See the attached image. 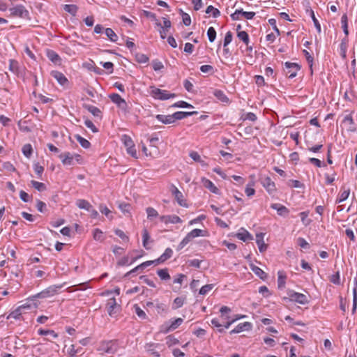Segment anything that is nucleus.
<instances>
[{
  "instance_id": "32",
  "label": "nucleus",
  "mask_w": 357,
  "mask_h": 357,
  "mask_svg": "<svg viewBox=\"0 0 357 357\" xmlns=\"http://www.w3.org/2000/svg\"><path fill=\"white\" fill-rule=\"evenodd\" d=\"M63 9L66 12L75 16L77 12L78 7L74 4H65L63 6Z\"/></svg>"
},
{
  "instance_id": "13",
  "label": "nucleus",
  "mask_w": 357,
  "mask_h": 357,
  "mask_svg": "<svg viewBox=\"0 0 357 357\" xmlns=\"http://www.w3.org/2000/svg\"><path fill=\"white\" fill-rule=\"evenodd\" d=\"M162 347V345L158 343H153V342H149L146 343L144 345L145 350L147 352L151 353L152 355H153L155 357H160V354L157 351H155V349H161Z\"/></svg>"
},
{
  "instance_id": "20",
  "label": "nucleus",
  "mask_w": 357,
  "mask_h": 357,
  "mask_svg": "<svg viewBox=\"0 0 357 357\" xmlns=\"http://www.w3.org/2000/svg\"><path fill=\"white\" fill-rule=\"evenodd\" d=\"M202 183L204 186L208 189L211 192L219 194V189L209 179L205 178H202Z\"/></svg>"
},
{
  "instance_id": "63",
  "label": "nucleus",
  "mask_w": 357,
  "mask_h": 357,
  "mask_svg": "<svg viewBox=\"0 0 357 357\" xmlns=\"http://www.w3.org/2000/svg\"><path fill=\"white\" fill-rule=\"evenodd\" d=\"M82 351V348L75 349V345L72 344L70 348L69 349L68 354L70 357H75L77 354L80 353Z\"/></svg>"
},
{
  "instance_id": "54",
  "label": "nucleus",
  "mask_w": 357,
  "mask_h": 357,
  "mask_svg": "<svg viewBox=\"0 0 357 357\" xmlns=\"http://www.w3.org/2000/svg\"><path fill=\"white\" fill-rule=\"evenodd\" d=\"M146 211L147 213V218L149 219H152L153 218L158 216V211L152 207H148Z\"/></svg>"
},
{
  "instance_id": "33",
  "label": "nucleus",
  "mask_w": 357,
  "mask_h": 357,
  "mask_svg": "<svg viewBox=\"0 0 357 357\" xmlns=\"http://www.w3.org/2000/svg\"><path fill=\"white\" fill-rule=\"evenodd\" d=\"M105 33L107 36V37L112 41V42H116L118 40V36L115 33V32L110 28H107L105 29Z\"/></svg>"
},
{
  "instance_id": "46",
  "label": "nucleus",
  "mask_w": 357,
  "mask_h": 357,
  "mask_svg": "<svg viewBox=\"0 0 357 357\" xmlns=\"http://www.w3.org/2000/svg\"><path fill=\"white\" fill-rule=\"evenodd\" d=\"M203 230L200 229H194L190 232L188 234V237H190L192 240L198 236H204L203 235Z\"/></svg>"
},
{
  "instance_id": "31",
  "label": "nucleus",
  "mask_w": 357,
  "mask_h": 357,
  "mask_svg": "<svg viewBox=\"0 0 357 357\" xmlns=\"http://www.w3.org/2000/svg\"><path fill=\"white\" fill-rule=\"evenodd\" d=\"M23 314V307H18L17 309L11 312L7 319L13 318L15 319H20V316Z\"/></svg>"
},
{
  "instance_id": "34",
  "label": "nucleus",
  "mask_w": 357,
  "mask_h": 357,
  "mask_svg": "<svg viewBox=\"0 0 357 357\" xmlns=\"http://www.w3.org/2000/svg\"><path fill=\"white\" fill-rule=\"evenodd\" d=\"M85 108L91 113L94 116L101 118V111L98 107L93 105H86Z\"/></svg>"
},
{
  "instance_id": "27",
  "label": "nucleus",
  "mask_w": 357,
  "mask_h": 357,
  "mask_svg": "<svg viewBox=\"0 0 357 357\" xmlns=\"http://www.w3.org/2000/svg\"><path fill=\"white\" fill-rule=\"evenodd\" d=\"M47 56L48 59L54 63H59L61 61L59 54L53 50H48L47 52Z\"/></svg>"
},
{
  "instance_id": "12",
  "label": "nucleus",
  "mask_w": 357,
  "mask_h": 357,
  "mask_svg": "<svg viewBox=\"0 0 357 357\" xmlns=\"http://www.w3.org/2000/svg\"><path fill=\"white\" fill-rule=\"evenodd\" d=\"M59 158L61 159V162L63 165H74V155L70 152H66L61 153L59 155Z\"/></svg>"
},
{
  "instance_id": "24",
  "label": "nucleus",
  "mask_w": 357,
  "mask_h": 357,
  "mask_svg": "<svg viewBox=\"0 0 357 357\" xmlns=\"http://www.w3.org/2000/svg\"><path fill=\"white\" fill-rule=\"evenodd\" d=\"M287 275L283 271L278 272V286L279 289H282L285 286Z\"/></svg>"
},
{
  "instance_id": "55",
  "label": "nucleus",
  "mask_w": 357,
  "mask_h": 357,
  "mask_svg": "<svg viewBox=\"0 0 357 357\" xmlns=\"http://www.w3.org/2000/svg\"><path fill=\"white\" fill-rule=\"evenodd\" d=\"M38 334L40 335H51L54 338H56L58 337V334L56 333L52 330L40 329V330H38Z\"/></svg>"
},
{
  "instance_id": "40",
  "label": "nucleus",
  "mask_w": 357,
  "mask_h": 357,
  "mask_svg": "<svg viewBox=\"0 0 357 357\" xmlns=\"http://www.w3.org/2000/svg\"><path fill=\"white\" fill-rule=\"evenodd\" d=\"M185 298V297H176L174 300V305L172 306V308L174 310L178 309L183 306L184 304Z\"/></svg>"
},
{
  "instance_id": "59",
  "label": "nucleus",
  "mask_w": 357,
  "mask_h": 357,
  "mask_svg": "<svg viewBox=\"0 0 357 357\" xmlns=\"http://www.w3.org/2000/svg\"><path fill=\"white\" fill-rule=\"evenodd\" d=\"M142 238H143V246L146 249H149L147 247L148 241L150 238L149 234L146 229H144L143 234H142Z\"/></svg>"
},
{
  "instance_id": "60",
  "label": "nucleus",
  "mask_w": 357,
  "mask_h": 357,
  "mask_svg": "<svg viewBox=\"0 0 357 357\" xmlns=\"http://www.w3.org/2000/svg\"><path fill=\"white\" fill-rule=\"evenodd\" d=\"M153 68L155 71L162 70L164 68L162 63L157 59L152 61Z\"/></svg>"
},
{
  "instance_id": "10",
  "label": "nucleus",
  "mask_w": 357,
  "mask_h": 357,
  "mask_svg": "<svg viewBox=\"0 0 357 357\" xmlns=\"http://www.w3.org/2000/svg\"><path fill=\"white\" fill-rule=\"evenodd\" d=\"M170 191L172 194L174 196L175 199L180 206H187V204L185 202V200L183 199V195L182 192L174 185H171Z\"/></svg>"
},
{
  "instance_id": "8",
  "label": "nucleus",
  "mask_w": 357,
  "mask_h": 357,
  "mask_svg": "<svg viewBox=\"0 0 357 357\" xmlns=\"http://www.w3.org/2000/svg\"><path fill=\"white\" fill-rule=\"evenodd\" d=\"M146 306L150 309L155 308L158 314L166 312L167 310V305L162 303H160L158 300H155L153 301H148L146 303Z\"/></svg>"
},
{
  "instance_id": "17",
  "label": "nucleus",
  "mask_w": 357,
  "mask_h": 357,
  "mask_svg": "<svg viewBox=\"0 0 357 357\" xmlns=\"http://www.w3.org/2000/svg\"><path fill=\"white\" fill-rule=\"evenodd\" d=\"M252 328V324L250 322L241 323L236 327L230 331L231 334L239 333L244 331H249Z\"/></svg>"
},
{
  "instance_id": "26",
  "label": "nucleus",
  "mask_w": 357,
  "mask_h": 357,
  "mask_svg": "<svg viewBox=\"0 0 357 357\" xmlns=\"http://www.w3.org/2000/svg\"><path fill=\"white\" fill-rule=\"evenodd\" d=\"M173 254V251L171 248H168L165 250V252L158 258V261L159 264L164 263L165 261L172 257Z\"/></svg>"
},
{
  "instance_id": "6",
  "label": "nucleus",
  "mask_w": 357,
  "mask_h": 357,
  "mask_svg": "<svg viewBox=\"0 0 357 357\" xmlns=\"http://www.w3.org/2000/svg\"><path fill=\"white\" fill-rule=\"evenodd\" d=\"M120 307V305L117 304L114 297L108 299L106 304V309L109 316L113 317L116 314Z\"/></svg>"
},
{
  "instance_id": "21",
  "label": "nucleus",
  "mask_w": 357,
  "mask_h": 357,
  "mask_svg": "<svg viewBox=\"0 0 357 357\" xmlns=\"http://www.w3.org/2000/svg\"><path fill=\"white\" fill-rule=\"evenodd\" d=\"M250 269L260 279L265 280L267 278V274L259 267L254 264H250Z\"/></svg>"
},
{
  "instance_id": "58",
  "label": "nucleus",
  "mask_w": 357,
  "mask_h": 357,
  "mask_svg": "<svg viewBox=\"0 0 357 357\" xmlns=\"http://www.w3.org/2000/svg\"><path fill=\"white\" fill-rule=\"evenodd\" d=\"M134 308L135 313L139 318L142 319H145L146 318V313L137 305H135Z\"/></svg>"
},
{
  "instance_id": "57",
  "label": "nucleus",
  "mask_w": 357,
  "mask_h": 357,
  "mask_svg": "<svg viewBox=\"0 0 357 357\" xmlns=\"http://www.w3.org/2000/svg\"><path fill=\"white\" fill-rule=\"evenodd\" d=\"M214 287V284H206L203 286L199 289V294L201 295H206L208 291H210Z\"/></svg>"
},
{
  "instance_id": "14",
  "label": "nucleus",
  "mask_w": 357,
  "mask_h": 357,
  "mask_svg": "<svg viewBox=\"0 0 357 357\" xmlns=\"http://www.w3.org/2000/svg\"><path fill=\"white\" fill-rule=\"evenodd\" d=\"M51 75L57 80V82L62 86H66L68 84V80L66 76L61 72L53 70L51 72Z\"/></svg>"
},
{
  "instance_id": "62",
  "label": "nucleus",
  "mask_w": 357,
  "mask_h": 357,
  "mask_svg": "<svg viewBox=\"0 0 357 357\" xmlns=\"http://www.w3.org/2000/svg\"><path fill=\"white\" fill-rule=\"evenodd\" d=\"M190 157L195 162L204 163V161L201 159L199 154L196 151H191L190 153Z\"/></svg>"
},
{
  "instance_id": "15",
  "label": "nucleus",
  "mask_w": 357,
  "mask_h": 357,
  "mask_svg": "<svg viewBox=\"0 0 357 357\" xmlns=\"http://www.w3.org/2000/svg\"><path fill=\"white\" fill-rule=\"evenodd\" d=\"M160 220L161 222H165V224L167 223H181L182 222L181 219L176 215H162L160 217Z\"/></svg>"
},
{
  "instance_id": "2",
  "label": "nucleus",
  "mask_w": 357,
  "mask_h": 357,
  "mask_svg": "<svg viewBox=\"0 0 357 357\" xmlns=\"http://www.w3.org/2000/svg\"><path fill=\"white\" fill-rule=\"evenodd\" d=\"M289 298H284V300L289 299L290 301H294L298 303L305 305L309 303V300L306 295L301 293H297L294 291L289 290L287 292Z\"/></svg>"
},
{
  "instance_id": "36",
  "label": "nucleus",
  "mask_w": 357,
  "mask_h": 357,
  "mask_svg": "<svg viewBox=\"0 0 357 357\" xmlns=\"http://www.w3.org/2000/svg\"><path fill=\"white\" fill-rule=\"evenodd\" d=\"M75 137L83 148L89 149L90 147L91 143L87 139L79 135H76Z\"/></svg>"
},
{
  "instance_id": "52",
  "label": "nucleus",
  "mask_w": 357,
  "mask_h": 357,
  "mask_svg": "<svg viewBox=\"0 0 357 357\" xmlns=\"http://www.w3.org/2000/svg\"><path fill=\"white\" fill-rule=\"evenodd\" d=\"M48 297H51V296L49 295L48 290L47 289H45V290L42 291L41 292L32 296L31 300H33V298H46Z\"/></svg>"
},
{
  "instance_id": "49",
  "label": "nucleus",
  "mask_w": 357,
  "mask_h": 357,
  "mask_svg": "<svg viewBox=\"0 0 357 357\" xmlns=\"http://www.w3.org/2000/svg\"><path fill=\"white\" fill-rule=\"evenodd\" d=\"M349 194H350L349 189L344 190L340 194L339 197L337 199V202L340 203V202L345 201L348 198Z\"/></svg>"
},
{
  "instance_id": "51",
  "label": "nucleus",
  "mask_w": 357,
  "mask_h": 357,
  "mask_svg": "<svg viewBox=\"0 0 357 357\" xmlns=\"http://www.w3.org/2000/svg\"><path fill=\"white\" fill-rule=\"evenodd\" d=\"M207 36L211 43H213L215 40L216 37V31L213 27L211 26L208 28L207 31Z\"/></svg>"
},
{
  "instance_id": "47",
  "label": "nucleus",
  "mask_w": 357,
  "mask_h": 357,
  "mask_svg": "<svg viewBox=\"0 0 357 357\" xmlns=\"http://www.w3.org/2000/svg\"><path fill=\"white\" fill-rule=\"evenodd\" d=\"M121 140L126 148H130V146H132L134 145V142L131 137L126 135H123L122 136Z\"/></svg>"
},
{
  "instance_id": "25",
  "label": "nucleus",
  "mask_w": 357,
  "mask_h": 357,
  "mask_svg": "<svg viewBox=\"0 0 357 357\" xmlns=\"http://www.w3.org/2000/svg\"><path fill=\"white\" fill-rule=\"evenodd\" d=\"M31 298H32V296L29 297V298H27V301L26 303L20 306V307H23V313L25 312H24L25 310H29L32 307L36 308L38 307V303L35 302V300L36 298H33V300H31Z\"/></svg>"
},
{
  "instance_id": "44",
  "label": "nucleus",
  "mask_w": 357,
  "mask_h": 357,
  "mask_svg": "<svg viewBox=\"0 0 357 357\" xmlns=\"http://www.w3.org/2000/svg\"><path fill=\"white\" fill-rule=\"evenodd\" d=\"M207 14L212 13L213 17H218L220 15V12L218 8H214L213 6H208L206 10Z\"/></svg>"
},
{
  "instance_id": "38",
  "label": "nucleus",
  "mask_w": 357,
  "mask_h": 357,
  "mask_svg": "<svg viewBox=\"0 0 357 357\" xmlns=\"http://www.w3.org/2000/svg\"><path fill=\"white\" fill-rule=\"evenodd\" d=\"M93 237L97 241L102 242L104 241L103 233L100 229H95L93 232Z\"/></svg>"
},
{
  "instance_id": "30",
  "label": "nucleus",
  "mask_w": 357,
  "mask_h": 357,
  "mask_svg": "<svg viewBox=\"0 0 357 357\" xmlns=\"http://www.w3.org/2000/svg\"><path fill=\"white\" fill-rule=\"evenodd\" d=\"M213 94L220 101L222 102H229V98L222 91L216 89L214 91Z\"/></svg>"
},
{
  "instance_id": "45",
  "label": "nucleus",
  "mask_w": 357,
  "mask_h": 357,
  "mask_svg": "<svg viewBox=\"0 0 357 357\" xmlns=\"http://www.w3.org/2000/svg\"><path fill=\"white\" fill-rule=\"evenodd\" d=\"M157 273L161 280H167L170 279V275L167 268L160 269L157 271Z\"/></svg>"
},
{
  "instance_id": "43",
  "label": "nucleus",
  "mask_w": 357,
  "mask_h": 357,
  "mask_svg": "<svg viewBox=\"0 0 357 357\" xmlns=\"http://www.w3.org/2000/svg\"><path fill=\"white\" fill-rule=\"evenodd\" d=\"M309 212L303 211L300 213V217L303 224L305 226L309 225L311 223V220L308 218Z\"/></svg>"
},
{
  "instance_id": "39",
  "label": "nucleus",
  "mask_w": 357,
  "mask_h": 357,
  "mask_svg": "<svg viewBox=\"0 0 357 357\" xmlns=\"http://www.w3.org/2000/svg\"><path fill=\"white\" fill-rule=\"evenodd\" d=\"M347 49V40L343 39L340 43V54L343 59H346Z\"/></svg>"
},
{
  "instance_id": "28",
  "label": "nucleus",
  "mask_w": 357,
  "mask_h": 357,
  "mask_svg": "<svg viewBox=\"0 0 357 357\" xmlns=\"http://www.w3.org/2000/svg\"><path fill=\"white\" fill-rule=\"evenodd\" d=\"M77 206L82 209H85L88 211H91V208H92L91 204L85 199H78L77 201Z\"/></svg>"
},
{
  "instance_id": "56",
  "label": "nucleus",
  "mask_w": 357,
  "mask_h": 357,
  "mask_svg": "<svg viewBox=\"0 0 357 357\" xmlns=\"http://www.w3.org/2000/svg\"><path fill=\"white\" fill-rule=\"evenodd\" d=\"M61 287V285H52L47 288L50 296H53L58 294V290Z\"/></svg>"
},
{
  "instance_id": "42",
  "label": "nucleus",
  "mask_w": 357,
  "mask_h": 357,
  "mask_svg": "<svg viewBox=\"0 0 357 357\" xmlns=\"http://www.w3.org/2000/svg\"><path fill=\"white\" fill-rule=\"evenodd\" d=\"M144 15L145 17L150 18L154 21H155V24L158 26H161V23L159 22V20L156 17V15L153 13H151L150 11L144 10Z\"/></svg>"
},
{
  "instance_id": "29",
  "label": "nucleus",
  "mask_w": 357,
  "mask_h": 357,
  "mask_svg": "<svg viewBox=\"0 0 357 357\" xmlns=\"http://www.w3.org/2000/svg\"><path fill=\"white\" fill-rule=\"evenodd\" d=\"M236 236L244 242L253 239L252 236L246 230H243V231L238 233Z\"/></svg>"
},
{
  "instance_id": "61",
  "label": "nucleus",
  "mask_w": 357,
  "mask_h": 357,
  "mask_svg": "<svg viewBox=\"0 0 357 357\" xmlns=\"http://www.w3.org/2000/svg\"><path fill=\"white\" fill-rule=\"evenodd\" d=\"M181 13L182 14L183 22L185 26H189L191 24V19L188 14L184 13L182 10H181Z\"/></svg>"
},
{
  "instance_id": "48",
  "label": "nucleus",
  "mask_w": 357,
  "mask_h": 357,
  "mask_svg": "<svg viewBox=\"0 0 357 357\" xmlns=\"http://www.w3.org/2000/svg\"><path fill=\"white\" fill-rule=\"evenodd\" d=\"M110 100L116 105V106L123 100V98L118 93H112L109 96Z\"/></svg>"
},
{
  "instance_id": "11",
  "label": "nucleus",
  "mask_w": 357,
  "mask_h": 357,
  "mask_svg": "<svg viewBox=\"0 0 357 357\" xmlns=\"http://www.w3.org/2000/svg\"><path fill=\"white\" fill-rule=\"evenodd\" d=\"M261 183L268 193H272L276 190L275 183L271 180L270 177L266 176L262 178Z\"/></svg>"
},
{
  "instance_id": "7",
  "label": "nucleus",
  "mask_w": 357,
  "mask_h": 357,
  "mask_svg": "<svg viewBox=\"0 0 357 357\" xmlns=\"http://www.w3.org/2000/svg\"><path fill=\"white\" fill-rule=\"evenodd\" d=\"M9 70L17 76H22L24 68L15 59L9 60Z\"/></svg>"
},
{
  "instance_id": "19",
  "label": "nucleus",
  "mask_w": 357,
  "mask_h": 357,
  "mask_svg": "<svg viewBox=\"0 0 357 357\" xmlns=\"http://www.w3.org/2000/svg\"><path fill=\"white\" fill-rule=\"evenodd\" d=\"M343 123L347 126V130L351 132L356 130L354 121L351 114L347 115L343 119Z\"/></svg>"
},
{
  "instance_id": "22",
  "label": "nucleus",
  "mask_w": 357,
  "mask_h": 357,
  "mask_svg": "<svg viewBox=\"0 0 357 357\" xmlns=\"http://www.w3.org/2000/svg\"><path fill=\"white\" fill-rule=\"evenodd\" d=\"M156 119L165 124H170L175 121L174 115H162V114H158L156 116Z\"/></svg>"
},
{
  "instance_id": "41",
  "label": "nucleus",
  "mask_w": 357,
  "mask_h": 357,
  "mask_svg": "<svg viewBox=\"0 0 357 357\" xmlns=\"http://www.w3.org/2000/svg\"><path fill=\"white\" fill-rule=\"evenodd\" d=\"M33 152L32 146L30 144H24L22 147V153L26 158H30Z\"/></svg>"
},
{
  "instance_id": "4",
  "label": "nucleus",
  "mask_w": 357,
  "mask_h": 357,
  "mask_svg": "<svg viewBox=\"0 0 357 357\" xmlns=\"http://www.w3.org/2000/svg\"><path fill=\"white\" fill-rule=\"evenodd\" d=\"M118 349L116 340L102 342L100 346L99 351H102L107 354H114Z\"/></svg>"
},
{
  "instance_id": "53",
  "label": "nucleus",
  "mask_w": 357,
  "mask_h": 357,
  "mask_svg": "<svg viewBox=\"0 0 357 357\" xmlns=\"http://www.w3.org/2000/svg\"><path fill=\"white\" fill-rule=\"evenodd\" d=\"M310 17L314 22V24L317 31L319 33H320L321 32V25H320L319 21L317 20V19L316 18L314 13L312 10H310Z\"/></svg>"
},
{
  "instance_id": "3",
  "label": "nucleus",
  "mask_w": 357,
  "mask_h": 357,
  "mask_svg": "<svg viewBox=\"0 0 357 357\" xmlns=\"http://www.w3.org/2000/svg\"><path fill=\"white\" fill-rule=\"evenodd\" d=\"M10 15L14 17L29 18V13L22 5H17L9 8Z\"/></svg>"
},
{
  "instance_id": "35",
  "label": "nucleus",
  "mask_w": 357,
  "mask_h": 357,
  "mask_svg": "<svg viewBox=\"0 0 357 357\" xmlns=\"http://www.w3.org/2000/svg\"><path fill=\"white\" fill-rule=\"evenodd\" d=\"M237 37L242 40L246 45L249 44L250 38L248 33L245 31H238Z\"/></svg>"
},
{
  "instance_id": "50",
  "label": "nucleus",
  "mask_w": 357,
  "mask_h": 357,
  "mask_svg": "<svg viewBox=\"0 0 357 357\" xmlns=\"http://www.w3.org/2000/svg\"><path fill=\"white\" fill-rule=\"evenodd\" d=\"M117 107L122 111V112H123L125 114H128L130 112V108L128 105V103L126 102V101L123 99V101H121V102H120Z\"/></svg>"
},
{
  "instance_id": "37",
  "label": "nucleus",
  "mask_w": 357,
  "mask_h": 357,
  "mask_svg": "<svg viewBox=\"0 0 357 357\" xmlns=\"http://www.w3.org/2000/svg\"><path fill=\"white\" fill-rule=\"evenodd\" d=\"M31 185L39 192H43L46 190V185L43 183L32 180L31 181Z\"/></svg>"
},
{
  "instance_id": "5",
  "label": "nucleus",
  "mask_w": 357,
  "mask_h": 357,
  "mask_svg": "<svg viewBox=\"0 0 357 357\" xmlns=\"http://www.w3.org/2000/svg\"><path fill=\"white\" fill-rule=\"evenodd\" d=\"M284 72L289 78H294L296 76L297 72L301 69L300 66L296 63L286 62L284 63Z\"/></svg>"
},
{
  "instance_id": "18",
  "label": "nucleus",
  "mask_w": 357,
  "mask_h": 357,
  "mask_svg": "<svg viewBox=\"0 0 357 357\" xmlns=\"http://www.w3.org/2000/svg\"><path fill=\"white\" fill-rule=\"evenodd\" d=\"M271 207L273 209L276 210L278 214L281 216H287L289 213V209L286 206H282L280 204H272L271 205Z\"/></svg>"
},
{
  "instance_id": "64",
  "label": "nucleus",
  "mask_w": 357,
  "mask_h": 357,
  "mask_svg": "<svg viewBox=\"0 0 357 357\" xmlns=\"http://www.w3.org/2000/svg\"><path fill=\"white\" fill-rule=\"evenodd\" d=\"M84 124L88 128L91 129V130L93 132H97L98 131V130L97 129V128L95 126V125L93 124V123L91 121L86 119L84 121Z\"/></svg>"
},
{
  "instance_id": "23",
  "label": "nucleus",
  "mask_w": 357,
  "mask_h": 357,
  "mask_svg": "<svg viewBox=\"0 0 357 357\" xmlns=\"http://www.w3.org/2000/svg\"><path fill=\"white\" fill-rule=\"evenodd\" d=\"M198 112L197 111L194 112H176L173 114L175 121L181 120L185 119L188 116H192L194 114H197Z\"/></svg>"
},
{
  "instance_id": "1",
  "label": "nucleus",
  "mask_w": 357,
  "mask_h": 357,
  "mask_svg": "<svg viewBox=\"0 0 357 357\" xmlns=\"http://www.w3.org/2000/svg\"><path fill=\"white\" fill-rule=\"evenodd\" d=\"M151 95L152 96L153 98L155 99L165 100H168L171 98H174L176 96L175 93H169L166 90L157 89L154 86H151Z\"/></svg>"
},
{
  "instance_id": "16",
  "label": "nucleus",
  "mask_w": 357,
  "mask_h": 357,
  "mask_svg": "<svg viewBox=\"0 0 357 357\" xmlns=\"http://www.w3.org/2000/svg\"><path fill=\"white\" fill-rule=\"evenodd\" d=\"M264 233H259L256 235V243L260 252H264L267 249V245L264 241Z\"/></svg>"
},
{
  "instance_id": "9",
  "label": "nucleus",
  "mask_w": 357,
  "mask_h": 357,
  "mask_svg": "<svg viewBox=\"0 0 357 357\" xmlns=\"http://www.w3.org/2000/svg\"><path fill=\"white\" fill-rule=\"evenodd\" d=\"M183 322V320L182 318H177L175 320L172 321L169 325H167V324L162 325L160 331L164 333H167L169 331H174L180 325H181Z\"/></svg>"
}]
</instances>
